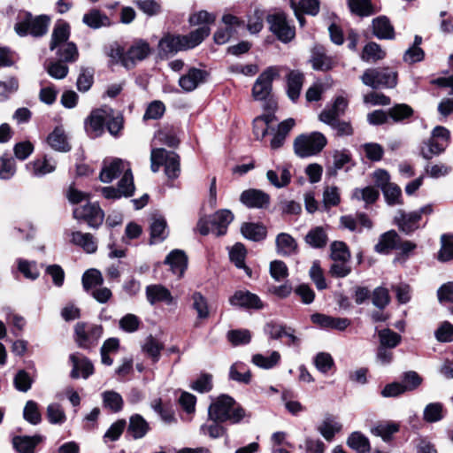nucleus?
Returning a JSON list of instances; mask_svg holds the SVG:
<instances>
[{"instance_id":"ea45409f","label":"nucleus","mask_w":453,"mask_h":453,"mask_svg":"<svg viewBox=\"0 0 453 453\" xmlns=\"http://www.w3.org/2000/svg\"><path fill=\"white\" fill-rule=\"evenodd\" d=\"M142 349L150 358H151L153 363H157L161 357V351L164 349V344L153 336L150 335L142 344Z\"/></svg>"},{"instance_id":"c756f323","label":"nucleus","mask_w":453,"mask_h":453,"mask_svg":"<svg viewBox=\"0 0 453 453\" xmlns=\"http://www.w3.org/2000/svg\"><path fill=\"white\" fill-rule=\"evenodd\" d=\"M183 41L182 35H166L159 41V50L165 54L185 50L186 47Z\"/></svg>"},{"instance_id":"de8ad7c7","label":"nucleus","mask_w":453,"mask_h":453,"mask_svg":"<svg viewBox=\"0 0 453 453\" xmlns=\"http://www.w3.org/2000/svg\"><path fill=\"white\" fill-rule=\"evenodd\" d=\"M104 406L113 412H119L123 407V398L116 391L108 390L102 394Z\"/></svg>"},{"instance_id":"412c9836","label":"nucleus","mask_w":453,"mask_h":453,"mask_svg":"<svg viewBox=\"0 0 453 453\" xmlns=\"http://www.w3.org/2000/svg\"><path fill=\"white\" fill-rule=\"evenodd\" d=\"M70 360L73 364V370L71 372L73 378H79V372H81L84 379L88 378L94 372L93 364L88 358L79 354H73L70 356Z\"/></svg>"},{"instance_id":"1a4fd4ad","label":"nucleus","mask_w":453,"mask_h":453,"mask_svg":"<svg viewBox=\"0 0 453 453\" xmlns=\"http://www.w3.org/2000/svg\"><path fill=\"white\" fill-rule=\"evenodd\" d=\"M280 70L276 66L266 68L257 79L252 88V96L255 100H265L272 90V82L278 77Z\"/></svg>"},{"instance_id":"a878e982","label":"nucleus","mask_w":453,"mask_h":453,"mask_svg":"<svg viewBox=\"0 0 453 453\" xmlns=\"http://www.w3.org/2000/svg\"><path fill=\"white\" fill-rule=\"evenodd\" d=\"M372 32L380 40H391L395 37L394 27L385 16L378 17L372 20Z\"/></svg>"},{"instance_id":"e433bc0d","label":"nucleus","mask_w":453,"mask_h":453,"mask_svg":"<svg viewBox=\"0 0 453 453\" xmlns=\"http://www.w3.org/2000/svg\"><path fill=\"white\" fill-rule=\"evenodd\" d=\"M192 308L197 314V319L201 320L207 319L210 317V308L208 301L200 292H194L191 295Z\"/></svg>"},{"instance_id":"c9c22d12","label":"nucleus","mask_w":453,"mask_h":453,"mask_svg":"<svg viewBox=\"0 0 453 453\" xmlns=\"http://www.w3.org/2000/svg\"><path fill=\"white\" fill-rule=\"evenodd\" d=\"M304 239L307 244L315 249L325 247L328 241L327 234L322 226L311 229Z\"/></svg>"},{"instance_id":"6e6d98bb","label":"nucleus","mask_w":453,"mask_h":453,"mask_svg":"<svg viewBox=\"0 0 453 453\" xmlns=\"http://www.w3.org/2000/svg\"><path fill=\"white\" fill-rule=\"evenodd\" d=\"M229 377L233 380L248 384L250 381L251 374L244 365L235 363L230 367Z\"/></svg>"},{"instance_id":"603ef678","label":"nucleus","mask_w":453,"mask_h":453,"mask_svg":"<svg viewBox=\"0 0 453 453\" xmlns=\"http://www.w3.org/2000/svg\"><path fill=\"white\" fill-rule=\"evenodd\" d=\"M32 173L34 176L42 177L47 173H52L56 169V163L50 159L43 157L35 160L32 163Z\"/></svg>"},{"instance_id":"a19ab883","label":"nucleus","mask_w":453,"mask_h":453,"mask_svg":"<svg viewBox=\"0 0 453 453\" xmlns=\"http://www.w3.org/2000/svg\"><path fill=\"white\" fill-rule=\"evenodd\" d=\"M210 32L211 30L207 26H203L187 35H182L186 50L192 49L200 44L203 40L210 35Z\"/></svg>"},{"instance_id":"aec40b11","label":"nucleus","mask_w":453,"mask_h":453,"mask_svg":"<svg viewBox=\"0 0 453 453\" xmlns=\"http://www.w3.org/2000/svg\"><path fill=\"white\" fill-rule=\"evenodd\" d=\"M347 106L348 101L342 96H338L330 108L322 111L319 114V119L327 125L334 124L344 113Z\"/></svg>"},{"instance_id":"6ab92c4d","label":"nucleus","mask_w":453,"mask_h":453,"mask_svg":"<svg viewBox=\"0 0 453 453\" xmlns=\"http://www.w3.org/2000/svg\"><path fill=\"white\" fill-rule=\"evenodd\" d=\"M70 242L81 248L88 254L95 253L97 250V242L95 237L89 233L72 231L69 234Z\"/></svg>"},{"instance_id":"37998d69","label":"nucleus","mask_w":453,"mask_h":453,"mask_svg":"<svg viewBox=\"0 0 453 453\" xmlns=\"http://www.w3.org/2000/svg\"><path fill=\"white\" fill-rule=\"evenodd\" d=\"M242 235L249 240L258 242L266 235V229L264 226L255 223H244L241 227Z\"/></svg>"},{"instance_id":"69168bd1","label":"nucleus","mask_w":453,"mask_h":453,"mask_svg":"<svg viewBox=\"0 0 453 453\" xmlns=\"http://www.w3.org/2000/svg\"><path fill=\"white\" fill-rule=\"evenodd\" d=\"M331 257L334 261L347 262L350 257V253L347 245L342 242H334L331 244Z\"/></svg>"},{"instance_id":"680f3d73","label":"nucleus","mask_w":453,"mask_h":453,"mask_svg":"<svg viewBox=\"0 0 453 453\" xmlns=\"http://www.w3.org/2000/svg\"><path fill=\"white\" fill-rule=\"evenodd\" d=\"M442 410V404L440 403H432L427 404L424 409V419L429 423L441 420L443 418Z\"/></svg>"},{"instance_id":"a18cd8bd","label":"nucleus","mask_w":453,"mask_h":453,"mask_svg":"<svg viewBox=\"0 0 453 453\" xmlns=\"http://www.w3.org/2000/svg\"><path fill=\"white\" fill-rule=\"evenodd\" d=\"M82 21L85 25L93 29L106 27L110 24L107 16L102 14L98 10H91L89 12L84 14Z\"/></svg>"},{"instance_id":"39448f33","label":"nucleus","mask_w":453,"mask_h":453,"mask_svg":"<svg viewBox=\"0 0 453 453\" xmlns=\"http://www.w3.org/2000/svg\"><path fill=\"white\" fill-rule=\"evenodd\" d=\"M361 81L372 88H394L397 83V73L388 67L368 68L361 76Z\"/></svg>"},{"instance_id":"bf43d9fd","label":"nucleus","mask_w":453,"mask_h":453,"mask_svg":"<svg viewBox=\"0 0 453 453\" xmlns=\"http://www.w3.org/2000/svg\"><path fill=\"white\" fill-rule=\"evenodd\" d=\"M441 242V246L438 253V259L441 262L453 259V235H442Z\"/></svg>"},{"instance_id":"338daca9","label":"nucleus","mask_w":453,"mask_h":453,"mask_svg":"<svg viewBox=\"0 0 453 453\" xmlns=\"http://www.w3.org/2000/svg\"><path fill=\"white\" fill-rule=\"evenodd\" d=\"M412 114V108L405 104H395L388 111L389 117H391L396 122L406 119Z\"/></svg>"},{"instance_id":"0e129e2a","label":"nucleus","mask_w":453,"mask_h":453,"mask_svg":"<svg viewBox=\"0 0 453 453\" xmlns=\"http://www.w3.org/2000/svg\"><path fill=\"white\" fill-rule=\"evenodd\" d=\"M372 304L380 310H383L390 302L388 290L383 287L376 288L372 294Z\"/></svg>"},{"instance_id":"c03bdc74","label":"nucleus","mask_w":453,"mask_h":453,"mask_svg":"<svg viewBox=\"0 0 453 453\" xmlns=\"http://www.w3.org/2000/svg\"><path fill=\"white\" fill-rule=\"evenodd\" d=\"M449 144L445 142L439 141L431 136V138L425 142L421 149V154L424 158L430 159L433 156L441 154L445 150Z\"/></svg>"},{"instance_id":"393cba45","label":"nucleus","mask_w":453,"mask_h":453,"mask_svg":"<svg viewBox=\"0 0 453 453\" xmlns=\"http://www.w3.org/2000/svg\"><path fill=\"white\" fill-rule=\"evenodd\" d=\"M400 237L395 230L388 231L379 237L374 250L380 254H388L390 250L398 247Z\"/></svg>"},{"instance_id":"bb28decb","label":"nucleus","mask_w":453,"mask_h":453,"mask_svg":"<svg viewBox=\"0 0 453 453\" xmlns=\"http://www.w3.org/2000/svg\"><path fill=\"white\" fill-rule=\"evenodd\" d=\"M147 300L150 304L157 302H165L167 304L172 303L173 296L170 291L159 284L150 285L146 288Z\"/></svg>"},{"instance_id":"8fccbe9b","label":"nucleus","mask_w":453,"mask_h":453,"mask_svg":"<svg viewBox=\"0 0 453 453\" xmlns=\"http://www.w3.org/2000/svg\"><path fill=\"white\" fill-rule=\"evenodd\" d=\"M58 59L63 62H75L79 53L75 43L69 42L59 45L57 49Z\"/></svg>"},{"instance_id":"cd10ccee","label":"nucleus","mask_w":453,"mask_h":453,"mask_svg":"<svg viewBox=\"0 0 453 453\" xmlns=\"http://www.w3.org/2000/svg\"><path fill=\"white\" fill-rule=\"evenodd\" d=\"M49 145L55 150L66 152L71 150L68 137L61 127H56L48 136Z\"/></svg>"},{"instance_id":"09e8293b","label":"nucleus","mask_w":453,"mask_h":453,"mask_svg":"<svg viewBox=\"0 0 453 453\" xmlns=\"http://www.w3.org/2000/svg\"><path fill=\"white\" fill-rule=\"evenodd\" d=\"M246 257V250L242 243H235L229 251V257L231 261L238 268H243L248 275H250V269L244 264Z\"/></svg>"},{"instance_id":"3c124183","label":"nucleus","mask_w":453,"mask_h":453,"mask_svg":"<svg viewBox=\"0 0 453 453\" xmlns=\"http://www.w3.org/2000/svg\"><path fill=\"white\" fill-rule=\"evenodd\" d=\"M380 344L389 349H394L401 342L402 337L399 334L389 328H385L378 332Z\"/></svg>"},{"instance_id":"79ce46f5","label":"nucleus","mask_w":453,"mask_h":453,"mask_svg":"<svg viewBox=\"0 0 453 453\" xmlns=\"http://www.w3.org/2000/svg\"><path fill=\"white\" fill-rule=\"evenodd\" d=\"M399 426L393 422H380L370 429L372 434L381 437L384 441H388L393 434L398 432Z\"/></svg>"},{"instance_id":"4468645a","label":"nucleus","mask_w":453,"mask_h":453,"mask_svg":"<svg viewBox=\"0 0 453 453\" xmlns=\"http://www.w3.org/2000/svg\"><path fill=\"white\" fill-rule=\"evenodd\" d=\"M129 163L120 158H114L110 163L104 162L100 180L102 182L110 183L127 170L129 171Z\"/></svg>"},{"instance_id":"4d7b16f0","label":"nucleus","mask_w":453,"mask_h":453,"mask_svg":"<svg viewBox=\"0 0 453 453\" xmlns=\"http://www.w3.org/2000/svg\"><path fill=\"white\" fill-rule=\"evenodd\" d=\"M379 191L373 187H365L364 188H355L352 198L358 201H364L365 203H372L379 197Z\"/></svg>"},{"instance_id":"f257e3e1","label":"nucleus","mask_w":453,"mask_h":453,"mask_svg":"<svg viewBox=\"0 0 453 453\" xmlns=\"http://www.w3.org/2000/svg\"><path fill=\"white\" fill-rule=\"evenodd\" d=\"M209 418L215 422L230 421L239 423L245 416V411L229 395H222L209 406Z\"/></svg>"},{"instance_id":"58836bf2","label":"nucleus","mask_w":453,"mask_h":453,"mask_svg":"<svg viewBox=\"0 0 453 453\" xmlns=\"http://www.w3.org/2000/svg\"><path fill=\"white\" fill-rule=\"evenodd\" d=\"M347 444L357 453H367L371 450L369 439L360 432H353L349 436Z\"/></svg>"},{"instance_id":"dca6fc26","label":"nucleus","mask_w":453,"mask_h":453,"mask_svg":"<svg viewBox=\"0 0 453 453\" xmlns=\"http://www.w3.org/2000/svg\"><path fill=\"white\" fill-rule=\"evenodd\" d=\"M229 303L233 306L242 307L247 309H261L263 303L260 298L247 290H238L230 296Z\"/></svg>"},{"instance_id":"2eb2a0df","label":"nucleus","mask_w":453,"mask_h":453,"mask_svg":"<svg viewBox=\"0 0 453 453\" xmlns=\"http://www.w3.org/2000/svg\"><path fill=\"white\" fill-rule=\"evenodd\" d=\"M311 319L312 323L322 328L335 329L339 331H344L351 324L350 319L347 318H335L321 313L312 314Z\"/></svg>"},{"instance_id":"052dcab7","label":"nucleus","mask_w":453,"mask_h":453,"mask_svg":"<svg viewBox=\"0 0 453 453\" xmlns=\"http://www.w3.org/2000/svg\"><path fill=\"white\" fill-rule=\"evenodd\" d=\"M24 418L32 425H37L41 422L42 417L38 409V404L32 400L27 402L24 411Z\"/></svg>"},{"instance_id":"72a5a7b5","label":"nucleus","mask_w":453,"mask_h":453,"mask_svg":"<svg viewBox=\"0 0 453 453\" xmlns=\"http://www.w3.org/2000/svg\"><path fill=\"white\" fill-rule=\"evenodd\" d=\"M42 440L40 435L17 436L13 439V446L19 453H35V448Z\"/></svg>"},{"instance_id":"9b49d317","label":"nucleus","mask_w":453,"mask_h":453,"mask_svg":"<svg viewBox=\"0 0 453 453\" xmlns=\"http://www.w3.org/2000/svg\"><path fill=\"white\" fill-rule=\"evenodd\" d=\"M270 30L283 42H288L295 37V28L290 27L284 13H275L267 17Z\"/></svg>"},{"instance_id":"864d4df0","label":"nucleus","mask_w":453,"mask_h":453,"mask_svg":"<svg viewBox=\"0 0 453 453\" xmlns=\"http://www.w3.org/2000/svg\"><path fill=\"white\" fill-rule=\"evenodd\" d=\"M280 355L278 351H273L269 357L262 354H256L252 357V362L257 366L263 369H271L274 367L280 361Z\"/></svg>"},{"instance_id":"c85d7f7f","label":"nucleus","mask_w":453,"mask_h":453,"mask_svg":"<svg viewBox=\"0 0 453 453\" xmlns=\"http://www.w3.org/2000/svg\"><path fill=\"white\" fill-rule=\"evenodd\" d=\"M303 83V74L298 71H291L287 76V93L289 99L296 102L299 96Z\"/></svg>"},{"instance_id":"f3484780","label":"nucleus","mask_w":453,"mask_h":453,"mask_svg":"<svg viewBox=\"0 0 453 453\" xmlns=\"http://www.w3.org/2000/svg\"><path fill=\"white\" fill-rule=\"evenodd\" d=\"M207 73L198 68H190L188 73L179 79V85L186 91L195 90L200 84L205 82Z\"/></svg>"},{"instance_id":"a211bd4d","label":"nucleus","mask_w":453,"mask_h":453,"mask_svg":"<svg viewBox=\"0 0 453 453\" xmlns=\"http://www.w3.org/2000/svg\"><path fill=\"white\" fill-rule=\"evenodd\" d=\"M241 202L250 208H264L269 204L270 196L258 189H249L242 193Z\"/></svg>"},{"instance_id":"13d9d810","label":"nucleus","mask_w":453,"mask_h":453,"mask_svg":"<svg viewBox=\"0 0 453 453\" xmlns=\"http://www.w3.org/2000/svg\"><path fill=\"white\" fill-rule=\"evenodd\" d=\"M103 282L102 273L96 269L87 270L82 275V286L87 291L93 287L101 286Z\"/></svg>"},{"instance_id":"7c9ffc66","label":"nucleus","mask_w":453,"mask_h":453,"mask_svg":"<svg viewBox=\"0 0 453 453\" xmlns=\"http://www.w3.org/2000/svg\"><path fill=\"white\" fill-rule=\"evenodd\" d=\"M150 228V243L161 242L168 235L166 221L161 216L152 218Z\"/></svg>"},{"instance_id":"6e6552de","label":"nucleus","mask_w":453,"mask_h":453,"mask_svg":"<svg viewBox=\"0 0 453 453\" xmlns=\"http://www.w3.org/2000/svg\"><path fill=\"white\" fill-rule=\"evenodd\" d=\"M75 341L79 347L90 349L95 346L103 335V327L99 325L78 323L74 328Z\"/></svg>"},{"instance_id":"b1692460","label":"nucleus","mask_w":453,"mask_h":453,"mask_svg":"<svg viewBox=\"0 0 453 453\" xmlns=\"http://www.w3.org/2000/svg\"><path fill=\"white\" fill-rule=\"evenodd\" d=\"M70 37V26L64 20L56 22L50 43V50H55L59 45L68 42Z\"/></svg>"},{"instance_id":"774afa93","label":"nucleus","mask_w":453,"mask_h":453,"mask_svg":"<svg viewBox=\"0 0 453 453\" xmlns=\"http://www.w3.org/2000/svg\"><path fill=\"white\" fill-rule=\"evenodd\" d=\"M226 337L234 346L248 344L251 340L250 332L247 329L230 330Z\"/></svg>"},{"instance_id":"f704fd0d","label":"nucleus","mask_w":453,"mask_h":453,"mask_svg":"<svg viewBox=\"0 0 453 453\" xmlns=\"http://www.w3.org/2000/svg\"><path fill=\"white\" fill-rule=\"evenodd\" d=\"M351 161V155L347 150H334L333 153V163L326 169V173L330 177H335L339 170Z\"/></svg>"},{"instance_id":"4be33fe9","label":"nucleus","mask_w":453,"mask_h":453,"mask_svg":"<svg viewBox=\"0 0 453 453\" xmlns=\"http://www.w3.org/2000/svg\"><path fill=\"white\" fill-rule=\"evenodd\" d=\"M165 264L169 265L173 273L180 278L188 265V257L184 251L173 250L165 257Z\"/></svg>"},{"instance_id":"5701e85b","label":"nucleus","mask_w":453,"mask_h":453,"mask_svg":"<svg viewBox=\"0 0 453 453\" xmlns=\"http://www.w3.org/2000/svg\"><path fill=\"white\" fill-rule=\"evenodd\" d=\"M276 251L282 257H289L297 253L296 241L287 233H280L276 236Z\"/></svg>"},{"instance_id":"2f4dec72","label":"nucleus","mask_w":453,"mask_h":453,"mask_svg":"<svg viewBox=\"0 0 453 453\" xmlns=\"http://www.w3.org/2000/svg\"><path fill=\"white\" fill-rule=\"evenodd\" d=\"M311 62L313 69L319 71H327L334 65L333 58L326 55L322 47H315L312 50Z\"/></svg>"},{"instance_id":"423d86ee","label":"nucleus","mask_w":453,"mask_h":453,"mask_svg":"<svg viewBox=\"0 0 453 453\" xmlns=\"http://www.w3.org/2000/svg\"><path fill=\"white\" fill-rule=\"evenodd\" d=\"M233 219L234 214L232 211L223 209L216 211L210 219H201L197 223V227L203 235H207L210 232H212L219 236L226 233L227 226Z\"/></svg>"},{"instance_id":"f03ea898","label":"nucleus","mask_w":453,"mask_h":453,"mask_svg":"<svg viewBox=\"0 0 453 453\" xmlns=\"http://www.w3.org/2000/svg\"><path fill=\"white\" fill-rule=\"evenodd\" d=\"M50 23V18L48 15L33 16L24 12L19 14L14 30L19 36H42L48 32Z\"/></svg>"},{"instance_id":"4c0bfd02","label":"nucleus","mask_w":453,"mask_h":453,"mask_svg":"<svg viewBox=\"0 0 453 453\" xmlns=\"http://www.w3.org/2000/svg\"><path fill=\"white\" fill-rule=\"evenodd\" d=\"M278 172L269 170L266 173L267 180L275 188H280L289 184L291 173L288 168H277Z\"/></svg>"},{"instance_id":"9d476101","label":"nucleus","mask_w":453,"mask_h":453,"mask_svg":"<svg viewBox=\"0 0 453 453\" xmlns=\"http://www.w3.org/2000/svg\"><path fill=\"white\" fill-rule=\"evenodd\" d=\"M73 217L85 220L90 227L97 228L104 221V212L96 203H87L73 210Z\"/></svg>"},{"instance_id":"7ed1b4c3","label":"nucleus","mask_w":453,"mask_h":453,"mask_svg":"<svg viewBox=\"0 0 453 453\" xmlns=\"http://www.w3.org/2000/svg\"><path fill=\"white\" fill-rule=\"evenodd\" d=\"M327 140L319 132L298 135L293 143L295 154L302 158L318 155L326 147Z\"/></svg>"},{"instance_id":"e2e57ef3","label":"nucleus","mask_w":453,"mask_h":453,"mask_svg":"<svg viewBox=\"0 0 453 453\" xmlns=\"http://www.w3.org/2000/svg\"><path fill=\"white\" fill-rule=\"evenodd\" d=\"M351 12L358 16H369L372 13L371 0H349Z\"/></svg>"},{"instance_id":"49530a36","label":"nucleus","mask_w":453,"mask_h":453,"mask_svg":"<svg viewBox=\"0 0 453 453\" xmlns=\"http://www.w3.org/2000/svg\"><path fill=\"white\" fill-rule=\"evenodd\" d=\"M386 56L385 51L376 42L367 43L363 50L361 54V59L365 62H376L383 59Z\"/></svg>"},{"instance_id":"473e14b6","label":"nucleus","mask_w":453,"mask_h":453,"mask_svg":"<svg viewBox=\"0 0 453 453\" xmlns=\"http://www.w3.org/2000/svg\"><path fill=\"white\" fill-rule=\"evenodd\" d=\"M149 428V424L141 415L134 414L131 416L127 432L132 435L134 439L136 440L144 437L148 433Z\"/></svg>"},{"instance_id":"ddd939ff","label":"nucleus","mask_w":453,"mask_h":453,"mask_svg":"<svg viewBox=\"0 0 453 453\" xmlns=\"http://www.w3.org/2000/svg\"><path fill=\"white\" fill-rule=\"evenodd\" d=\"M150 53V48L148 42L142 40L136 41L126 52V58L123 59V66L132 68L137 61L145 59Z\"/></svg>"},{"instance_id":"5fc2aeb1","label":"nucleus","mask_w":453,"mask_h":453,"mask_svg":"<svg viewBox=\"0 0 453 453\" xmlns=\"http://www.w3.org/2000/svg\"><path fill=\"white\" fill-rule=\"evenodd\" d=\"M382 192L385 199L389 205L401 204L402 201V190L395 183H389L386 186H382Z\"/></svg>"},{"instance_id":"f8f14e48","label":"nucleus","mask_w":453,"mask_h":453,"mask_svg":"<svg viewBox=\"0 0 453 453\" xmlns=\"http://www.w3.org/2000/svg\"><path fill=\"white\" fill-rule=\"evenodd\" d=\"M112 116V109L103 107L94 110L85 122L86 130L90 136L97 137L103 131L106 121Z\"/></svg>"},{"instance_id":"0eeeda50","label":"nucleus","mask_w":453,"mask_h":453,"mask_svg":"<svg viewBox=\"0 0 453 453\" xmlns=\"http://www.w3.org/2000/svg\"><path fill=\"white\" fill-rule=\"evenodd\" d=\"M432 211L433 208L430 204L409 213L400 210L395 216L394 221L402 232L410 234L419 227L418 222L421 219V216L423 214L428 215Z\"/></svg>"},{"instance_id":"20e7f679","label":"nucleus","mask_w":453,"mask_h":453,"mask_svg":"<svg viewBox=\"0 0 453 453\" xmlns=\"http://www.w3.org/2000/svg\"><path fill=\"white\" fill-rule=\"evenodd\" d=\"M150 168L157 173L161 165H165V173L169 179H175L180 172V157L173 152L163 148L153 149L150 153Z\"/></svg>"}]
</instances>
